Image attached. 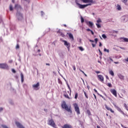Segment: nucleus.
Wrapping results in <instances>:
<instances>
[{"label": "nucleus", "instance_id": "nucleus-11", "mask_svg": "<svg viewBox=\"0 0 128 128\" xmlns=\"http://www.w3.org/2000/svg\"><path fill=\"white\" fill-rule=\"evenodd\" d=\"M104 106L108 110H110V112H112V114L114 113V111L112 109L110 108H109L108 106V105L105 104Z\"/></svg>", "mask_w": 128, "mask_h": 128}, {"label": "nucleus", "instance_id": "nucleus-27", "mask_svg": "<svg viewBox=\"0 0 128 128\" xmlns=\"http://www.w3.org/2000/svg\"><path fill=\"white\" fill-rule=\"evenodd\" d=\"M78 48L80 50H81V52H84V48L82 46L78 47Z\"/></svg>", "mask_w": 128, "mask_h": 128}, {"label": "nucleus", "instance_id": "nucleus-25", "mask_svg": "<svg viewBox=\"0 0 128 128\" xmlns=\"http://www.w3.org/2000/svg\"><path fill=\"white\" fill-rule=\"evenodd\" d=\"M96 26L98 28H102V26L99 24H96Z\"/></svg>", "mask_w": 128, "mask_h": 128}, {"label": "nucleus", "instance_id": "nucleus-26", "mask_svg": "<svg viewBox=\"0 0 128 128\" xmlns=\"http://www.w3.org/2000/svg\"><path fill=\"white\" fill-rule=\"evenodd\" d=\"M81 22L82 24H84V18L81 16Z\"/></svg>", "mask_w": 128, "mask_h": 128}, {"label": "nucleus", "instance_id": "nucleus-31", "mask_svg": "<svg viewBox=\"0 0 128 128\" xmlns=\"http://www.w3.org/2000/svg\"><path fill=\"white\" fill-rule=\"evenodd\" d=\"M81 2H82L84 4H88V0H81Z\"/></svg>", "mask_w": 128, "mask_h": 128}, {"label": "nucleus", "instance_id": "nucleus-46", "mask_svg": "<svg viewBox=\"0 0 128 128\" xmlns=\"http://www.w3.org/2000/svg\"><path fill=\"white\" fill-rule=\"evenodd\" d=\"M78 42H82V38H80L78 39Z\"/></svg>", "mask_w": 128, "mask_h": 128}, {"label": "nucleus", "instance_id": "nucleus-28", "mask_svg": "<svg viewBox=\"0 0 128 128\" xmlns=\"http://www.w3.org/2000/svg\"><path fill=\"white\" fill-rule=\"evenodd\" d=\"M18 48H20V44H17L16 46V49L18 50Z\"/></svg>", "mask_w": 128, "mask_h": 128}, {"label": "nucleus", "instance_id": "nucleus-32", "mask_svg": "<svg viewBox=\"0 0 128 128\" xmlns=\"http://www.w3.org/2000/svg\"><path fill=\"white\" fill-rule=\"evenodd\" d=\"M14 10V8H12V6L10 5V10L12 12V10Z\"/></svg>", "mask_w": 128, "mask_h": 128}, {"label": "nucleus", "instance_id": "nucleus-12", "mask_svg": "<svg viewBox=\"0 0 128 128\" xmlns=\"http://www.w3.org/2000/svg\"><path fill=\"white\" fill-rule=\"evenodd\" d=\"M77 6H78L79 8H86V4H82L79 3H77Z\"/></svg>", "mask_w": 128, "mask_h": 128}, {"label": "nucleus", "instance_id": "nucleus-58", "mask_svg": "<svg viewBox=\"0 0 128 128\" xmlns=\"http://www.w3.org/2000/svg\"><path fill=\"white\" fill-rule=\"evenodd\" d=\"M8 62H9L10 64H12V60H10L8 61Z\"/></svg>", "mask_w": 128, "mask_h": 128}, {"label": "nucleus", "instance_id": "nucleus-48", "mask_svg": "<svg viewBox=\"0 0 128 128\" xmlns=\"http://www.w3.org/2000/svg\"><path fill=\"white\" fill-rule=\"evenodd\" d=\"M90 32H91L92 34V36H94V31H93V30H91Z\"/></svg>", "mask_w": 128, "mask_h": 128}, {"label": "nucleus", "instance_id": "nucleus-61", "mask_svg": "<svg viewBox=\"0 0 128 128\" xmlns=\"http://www.w3.org/2000/svg\"><path fill=\"white\" fill-rule=\"evenodd\" d=\"M4 110V109L2 108H0V112H2V110Z\"/></svg>", "mask_w": 128, "mask_h": 128}, {"label": "nucleus", "instance_id": "nucleus-51", "mask_svg": "<svg viewBox=\"0 0 128 128\" xmlns=\"http://www.w3.org/2000/svg\"><path fill=\"white\" fill-rule=\"evenodd\" d=\"M112 32H113V34H118V31L113 30Z\"/></svg>", "mask_w": 128, "mask_h": 128}, {"label": "nucleus", "instance_id": "nucleus-6", "mask_svg": "<svg viewBox=\"0 0 128 128\" xmlns=\"http://www.w3.org/2000/svg\"><path fill=\"white\" fill-rule=\"evenodd\" d=\"M0 68H2V70H6L8 68V66L6 63H2L0 64Z\"/></svg>", "mask_w": 128, "mask_h": 128}, {"label": "nucleus", "instance_id": "nucleus-40", "mask_svg": "<svg viewBox=\"0 0 128 128\" xmlns=\"http://www.w3.org/2000/svg\"><path fill=\"white\" fill-rule=\"evenodd\" d=\"M85 6H86H86H92V3H89L88 4H85Z\"/></svg>", "mask_w": 128, "mask_h": 128}, {"label": "nucleus", "instance_id": "nucleus-15", "mask_svg": "<svg viewBox=\"0 0 128 128\" xmlns=\"http://www.w3.org/2000/svg\"><path fill=\"white\" fill-rule=\"evenodd\" d=\"M86 24L88 26H89V28H92V26H94V23L90 21L87 22Z\"/></svg>", "mask_w": 128, "mask_h": 128}, {"label": "nucleus", "instance_id": "nucleus-56", "mask_svg": "<svg viewBox=\"0 0 128 128\" xmlns=\"http://www.w3.org/2000/svg\"><path fill=\"white\" fill-rule=\"evenodd\" d=\"M86 30L87 32H90V30H90V28H87V29Z\"/></svg>", "mask_w": 128, "mask_h": 128}, {"label": "nucleus", "instance_id": "nucleus-22", "mask_svg": "<svg viewBox=\"0 0 128 128\" xmlns=\"http://www.w3.org/2000/svg\"><path fill=\"white\" fill-rule=\"evenodd\" d=\"M106 86L109 88H112V83H108L106 84Z\"/></svg>", "mask_w": 128, "mask_h": 128}, {"label": "nucleus", "instance_id": "nucleus-16", "mask_svg": "<svg viewBox=\"0 0 128 128\" xmlns=\"http://www.w3.org/2000/svg\"><path fill=\"white\" fill-rule=\"evenodd\" d=\"M111 92L114 96H116V90L113 89L111 90Z\"/></svg>", "mask_w": 128, "mask_h": 128}, {"label": "nucleus", "instance_id": "nucleus-42", "mask_svg": "<svg viewBox=\"0 0 128 128\" xmlns=\"http://www.w3.org/2000/svg\"><path fill=\"white\" fill-rule=\"evenodd\" d=\"M122 2H124V4H126V2H128V0H122Z\"/></svg>", "mask_w": 128, "mask_h": 128}, {"label": "nucleus", "instance_id": "nucleus-63", "mask_svg": "<svg viewBox=\"0 0 128 128\" xmlns=\"http://www.w3.org/2000/svg\"><path fill=\"white\" fill-rule=\"evenodd\" d=\"M87 88H88V90H90V86L87 85Z\"/></svg>", "mask_w": 128, "mask_h": 128}, {"label": "nucleus", "instance_id": "nucleus-20", "mask_svg": "<svg viewBox=\"0 0 128 128\" xmlns=\"http://www.w3.org/2000/svg\"><path fill=\"white\" fill-rule=\"evenodd\" d=\"M20 78L22 82H24V74L22 72L20 73Z\"/></svg>", "mask_w": 128, "mask_h": 128}, {"label": "nucleus", "instance_id": "nucleus-47", "mask_svg": "<svg viewBox=\"0 0 128 128\" xmlns=\"http://www.w3.org/2000/svg\"><path fill=\"white\" fill-rule=\"evenodd\" d=\"M2 22V16H0V24Z\"/></svg>", "mask_w": 128, "mask_h": 128}, {"label": "nucleus", "instance_id": "nucleus-34", "mask_svg": "<svg viewBox=\"0 0 128 128\" xmlns=\"http://www.w3.org/2000/svg\"><path fill=\"white\" fill-rule=\"evenodd\" d=\"M50 28H48L47 29V32L46 31L45 32V33L44 34H44H46V32H50Z\"/></svg>", "mask_w": 128, "mask_h": 128}, {"label": "nucleus", "instance_id": "nucleus-37", "mask_svg": "<svg viewBox=\"0 0 128 128\" xmlns=\"http://www.w3.org/2000/svg\"><path fill=\"white\" fill-rule=\"evenodd\" d=\"M102 38H106V36L104 34H102Z\"/></svg>", "mask_w": 128, "mask_h": 128}, {"label": "nucleus", "instance_id": "nucleus-30", "mask_svg": "<svg viewBox=\"0 0 128 128\" xmlns=\"http://www.w3.org/2000/svg\"><path fill=\"white\" fill-rule=\"evenodd\" d=\"M58 82L60 84H62V80L60 78H58Z\"/></svg>", "mask_w": 128, "mask_h": 128}, {"label": "nucleus", "instance_id": "nucleus-5", "mask_svg": "<svg viewBox=\"0 0 128 128\" xmlns=\"http://www.w3.org/2000/svg\"><path fill=\"white\" fill-rule=\"evenodd\" d=\"M114 104V108H116L117 110H118V112H120L122 114H124V116H128V115L126 114H124V111L122 110V109H120V107H118V106H116V104Z\"/></svg>", "mask_w": 128, "mask_h": 128}, {"label": "nucleus", "instance_id": "nucleus-10", "mask_svg": "<svg viewBox=\"0 0 128 128\" xmlns=\"http://www.w3.org/2000/svg\"><path fill=\"white\" fill-rule=\"evenodd\" d=\"M16 126L18 127V128H24V126H22V124H20V123L19 122H16Z\"/></svg>", "mask_w": 128, "mask_h": 128}, {"label": "nucleus", "instance_id": "nucleus-1", "mask_svg": "<svg viewBox=\"0 0 128 128\" xmlns=\"http://www.w3.org/2000/svg\"><path fill=\"white\" fill-rule=\"evenodd\" d=\"M61 106L62 108L68 112H72V110L70 109L72 107L70 106H68V104H66V102L65 101H63L62 102Z\"/></svg>", "mask_w": 128, "mask_h": 128}, {"label": "nucleus", "instance_id": "nucleus-23", "mask_svg": "<svg viewBox=\"0 0 128 128\" xmlns=\"http://www.w3.org/2000/svg\"><path fill=\"white\" fill-rule=\"evenodd\" d=\"M86 112L88 116H92V113L90 112V110H87Z\"/></svg>", "mask_w": 128, "mask_h": 128}, {"label": "nucleus", "instance_id": "nucleus-36", "mask_svg": "<svg viewBox=\"0 0 128 128\" xmlns=\"http://www.w3.org/2000/svg\"><path fill=\"white\" fill-rule=\"evenodd\" d=\"M104 52H110V50L106 49V48H104Z\"/></svg>", "mask_w": 128, "mask_h": 128}, {"label": "nucleus", "instance_id": "nucleus-64", "mask_svg": "<svg viewBox=\"0 0 128 128\" xmlns=\"http://www.w3.org/2000/svg\"><path fill=\"white\" fill-rule=\"evenodd\" d=\"M126 62H128V58H126Z\"/></svg>", "mask_w": 128, "mask_h": 128}, {"label": "nucleus", "instance_id": "nucleus-50", "mask_svg": "<svg viewBox=\"0 0 128 128\" xmlns=\"http://www.w3.org/2000/svg\"><path fill=\"white\" fill-rule=\"evenodd\" d=\"M92 48H96V44H95L92 43Z\"/></svg>", "mask_w": 128, "mask_h": 128}, {"label": "nucleus", "instance_id": "nucleus-45", "mask_svg": "<svg viewBox=\"0 0 128 128\" xmlns=\"http://www.w3.org/2000/svg\"><path fill=\"white\" fill-rule=\"evenodd\" d=\"M44 14V12L42 11H41V16H42Z\"/></svg>", "mask_w": 128, "mask_h": 128}, {"label": "nucleus", "instance_id": "nucleus-38", "mask_svg": "<svg viewBox=\"0 0 128 128\" xmlns=\"http://www.w3.org/2000/svg\"><path fill=\"white\" fill-rule=\"evenodd\" d=\"M60 36H61L62 38H64V36H64V33H62V32H60Z\"/></svg>", "mask_w": 128, "mask_h": 128}, {"label": "nucleus", "instance_id": "nucleus-33", "mask_svg": "<svg viewBox=\"0 0 128 128\" xmlns=\"http://www.w3.org/2000/svg\"><path fill=\"white\" fill-rule=\"evenodd\" d=\"M88 2L92 4L93 0H87V3H88Z\"/></svg>", "mask_w": 128, "mask_h": 128}, {"label": "nucleus", "instance_id": "nucleus-8", "mask_svg": "<svg viewBox=\"0 0 128 128\" xmlns=\"http://www.w3.org/2000/svg\"><path fill=\"white\" fill-rule=\"evenodd\" d=\"M97 76H98V80H100L102 82H104V76H102V75H100V74L97 75Z\"/></svg>", "mask_w": 128, "mask_h": 128}, {"label": "nucleus", "instance_id": "nucleus-60", "mask_svg": "<svg viewBox=\"0 0 128 128\" xmlns=\"http://www.w3.org/2000/svg\"><path fill=\"white\" fill-rule=\"evenodd\" d=\"M14 78H16V80H18V76L16 75L14 76Z\"/></svg>", "mask_w": 128, "mask_h": 128}, {"label": "nucleus", "instance_id": "nucleus-19", "mask_svg": "<svg viewBox=\"0 0 128 128\" xmlns=\"http://www.w3.org/2000/svg\"><path fill=\"white\" fill-rule=\"evenodd\" d=\"M121 39L123 40L124 42H128V38H121Z\"/></svg>", "mask_w": 128, "mask_h": 128}, {"label": "nucleus", "instance_id": "nucleus-18", "mask_svg": "<svg viewBox=\"0 0 128 128\" xmlns=\"http://www.w3.org/2000/svg\"><path fill=\"white\" fill-rule=\"evenodd\" d=\"M109 74L112 76H114V71H112V70H109Z\"/></svg>", "mask_w": 128, "mask_h": 128}, {"label": "nucleus", "instance_id": "nucleus-53", "mask_svg": "<svg viewBox=\"0 0 128 128\" xmlns=\"http://www.w3.org/2000/svg\"><path fill=\"white\" fill-rule=\"evenodd\" d=\"M100 56H102V52H100Z\"/></svg>", "mask_w": 128, "mask_h": 128}, {"label": "nucleus", "instance_id": "nucleus-44", "mask_svg": "<svg viewBox=\"0 0 128 128\" xmlns=\"http://www.w3.org/2000/svg\"><path fill=\"white\" fill-rule=\"evenodd\" d=\"M121 126H122V128H128L126 127V126H124V125H122V124H121Z\"/></svg>", "mask_w": 128, "mask_h": 128}, {"label": "nucleus", "instance_id": "nucleus-39", "mask_svg": "<svg viewBox=\"0 0 128 128\" xmlns=\"http://www.w3.org/2000/svg\"><path fill=\"white\" fill-rule=\"evenodd\" d=\"M66 84L68 87V88H69L70 90V85L68 84V83L66 82Z\"/></svg>", "mask_w": 128, "mask_h": 128}, {"label": "nucleus", "instance_id": "nucleus-55", "mask_svg": "<svg viewBox=\"0 0 128 128\" xmlns=\"http://www.w3.org/2000/svg\"><path fill=\"white\" fill-rule=\"evenodd\" d=\"M95 72L96 74H100V71H96Z\"/></svg>", "mask_w": 128, "mask_h": 128}, {"label": "nucleus", "instance_id": "nucleus-57", "mask_svg": "<svg viewBox=\"0 0 128 128\" xmlns=\"http://www.w3.org/2000/svg\"><path fill=\"white\" fill-rule=\"evenodd\" d=\"M89 41L90 42H94V40H90Z\"/></svg>", "mask_w": 128, "mask_h": 128}, {"label": "nucleus", "instance_id": "nucleus-62", "mask_svg": "<svg viewBox=\"0 0 128 128\" xmlns=\"http://www.w3.org/2000/svg\"><path fill=\"white\" fill-rule=\"evenodd\" d=\"M110 60H111V62H114V60H112V58H109Z\"/></svg>", "mask_w": 128, "mask_h": 128}, {"label": "nucleus", "instance_id": "nucleus-3", "mask_svg": "<svg viewBox=\"0 0 128 128\" xmlns=\"http://www.w3.org/2000/svg\"><path fill=\"white\" fill-rule=\"evenodd\" d=\"M73 106L74 108L75 112H76L77 114H80V108L78 107V104L74 103L73 104Z\"/></svg>", "mask_w": 128, "mask_h": 128}, {"label": "nucleus", "instance_id": "nucleus-9", "mask_svg": "<svg viewBox=\"0 0 128 128\" xmlns=\"http://www.w3.org/2000/svg\"><path fill=\"white\" fill-rule=\"evenodd\" d=\"M64 44L66 46L68 50H70V44L66 40H64Z\"/></svg>", "mask_w": 128, "mask_h": 128}, {"label": "nucleus", "instance_id": "nucleus-43", "mask_svg": "<svg viewBox=\"0 0 128 128\" xmlns=\"http://www.w3.org/2000/svg\"><path fill=\"white\" fill-rule=\"evenodd\" d=\"M12 72H13L14 74H16V72L14 69H12Z\"/></svg>", "mask_w": 128, "mask_h": 128}, {"label": "nucleus", "instance_id": "nucleus-7", "mask_svg": "<svg viewBox=\"0 0 128 128\" xmlns=\"http://www.w3.org/2000/svg\"><path fill=\"white\" fill-rule=\"evenodd\" d=\"M38 86H40V82H37L36 84L32 85V88L35 90H38Z\"/></svg>", "mask_w": 128, "mask_h": 128}, {"label": "nucleus", "instance_id": "nucleus-14", "mask_svg": "<svg viewBox=\"0 0 128 128\" xmlns=\"http://www.w3.org/2000/svg\"><path fill=\"white\" fill-rule=\"evenodd\" d=\"M68 36L72 40H74V35L72 34V33H68Z\"/></svg>", "mask_w": 128, "mask_h": 128}, {"label": "nucleus", "instance_id": "nucleus-17", "mask_svg": "<svg viewBox=\"0 0 128 128\" xmlns=\"http://www.w3.org/2000/svg\"><path fill=\"white\" fill-rule=\"evenodd\" d=\"M118 76L120 80H124V76H122V74H118Z\"/></svg>", "mask_w": 128, "mask_h": 128}, {"label": "nucleus", "instance_id": "nucleus-35", "mask_svg": "<svg viewBox=\"0 0 128 128\" xmlns=\"http://www.w3.org/2000/svg\"><path fill=\"white\" fill-rule=\"evenodd\" d=\"M128 17H124V22H128Z\"/></svg>", "mask_w": 128, "mask_h": 128}, {"label": "nucleus", "instance_id": "nucleus-24", "mask_svg": "<svg viewBox=\"0 0 128 128\" xmlns=\"http://www.w3.org/2000/svg\"><path fill=\"white\" fill-rule=\"evenodd\" d=\"M124 108H126V110H128V105L126 104H124Z\"/></svg>", "mask_w": 128, "mask_h": 128}, {"label": "nucleus", "instance_id": "nucleus-13", "mask_svg": "<svg viewBox=\"0 0 128 128\" xmlns=\"http://www.w3.org/2000/svg\"><path fill=\"white\" fill-rule=\"evenodd\" d=\"M62 128H72V126L70 124H65L62 126Z\"/></svg>", "mask_w": 128, "mask_h": 128}, {"label": "nucleus", "instance_id": "nucleus-52", "mask_svg": "<svg viewBox=\"0 0 128 128\" xmlns=\"http://www.w3.org/2000/svg\"><path fill=\"white\" fill-rule=\"evenodd\" d=\"M2 42V36L0 37V42Z\"/></svg>", "mask_w": 128, "mask_h": 128}, {"label": "nucleus", "instance_id": "nucleus-54", "mask_svg": "<svg viewBox=\"0 0 128 128\" xmlns=\"http://www.w3.org/2000/svg\"><path fill=\"white\" fill-rule=\"evenodd\" d=\"M102 46V42H100L99 46Z\"/></svg>", "mask_w": 128, "mask_h": 128}, {"label": "nucleus", "instance_id": "nucleus-4", "mask_svg": "<svg viewBox=\"0 0 128 128\" xmlns=\"http://www.w3.org/2000/svg\"><path fill=\"white\" fill-rule=\"evenodd\" d=\"M48 126H52V128H56V123H54V120L52 119L48 120Z\"/></svg>", "mask_w": 128, "mask_h": 128}, {"label": "nucleus", "instance_id": "nucleus-49", "mask_svg": "<svg viewBox=\"0 0 128 128\" xmlns=\"http://www.w3.org/2000/svg\"><path fill=\"white\" fill-rule=\"evenodd\" d=\"M72 68H73V70H76V66H72Z\"/></svg>", "mask_w": 128, "mask_h": 128}, {"label": "nucleus", "instance_id": "nucleus-59", "mask_svg": "<svg viewBox=\"0 0 128 128\" xmlns=\"http://www.w3.org/2000/svg\"><path fill=\"white\" fill-rule=\"evenodd\" d=\"M106 80H110V78H108V76H106Z\"/></svg>", "mask_w": 128, "mask_h": 128}, {"label": "nucleus", "instance_id": "nucleus-29", "mask_svg": "<svg viewBox=\"0 0 128 128\" xmlns=\"http://www.w3.org/2000/svg\"><path fill=\"white\" fill-rule=\"evenodd\" d=\"M96 24H100V22H102V20H100V18H98V20H96Z\"/></svg>", "mask_w": 128, "mask_h": 128}, {"label": "nucleus", "instance_id": "nucleus-21", "mask_svg": "<svg viewBox=\"0 0 128 128\" xmlns=\"http://www.w3.org/2000/svg\"><path fill=\"white\" fill-rule=\"evenodd\" d=\"M118 10H122V7L120 6V4H117V8H116Z\"/></svg>", "mask_w": 128, "mask_h": 128}, {"label": "nucleus", "instance_id": "nucleus-41", "mask_svg": "<svg viewBox=\"0 0 128 128\" xmlns=\"http://www.w3.org/2000/svg\"><path fill=\"white\" fill-rule=\"evenodd\" d=\"M94 40H95V42L96 44H98V38H96L94 39Z\"/></svg>", "mask_w": 128, "mask_h": 128}, {"label": "nucleus", "instance_id": "nucleus-2", "mask_svg": "<svg viewBox=\"0 0 128 128\" xmlns=\"http://www.w3.org/2000/svg\"><path fill=\"white\" fill-rule=\"evenodd\" d=\"M16 18L18 20H22L24 19V15L22 14L18 11L16 13Z\"/></svg>", "mask_w": 128, "mask_h": 128}]
</instances>
